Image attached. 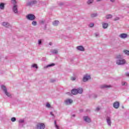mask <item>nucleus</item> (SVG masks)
I'll list each match as a JSON object with an SVG mask.
<instances>
[{"label":"nucleus","mask_w":129,"mask_h":129,"mask_svg":"<svg viewBox=\"0 0 129 129\" xmlns=\"http://www.w3.org/2000/svg\"><path fill=\"white\" fill-rule=\"evenodd\" d=\"M116 58L117 59L116 63L117 65H124V64H125V59L121 58V55H117Z\"/></svg>","instance_id":"f257e3e1"},{"label":"nucleus","mask_w":129,"mask_h":129,"mask_svg":"<svg viewBox=\"0 0 129 129\" xmlns=\"http://www.w3.org/2000/svg\"><path fill=\"white\" fill-rule=\"evenodd\" d=\"M1 88L2 90H3L6 95H7V96H8V97H11V96H12L11 94L8 92V90L7 89V87H6V86L2 85L1 86Z\"/></svg>","instance_id":"f03ea898"},{"label":"nucleus","mask_w":129,"mask_h":129,"mask_svg":"<svg viewBox=\"0 0 129 129\" xmlns=\"http://www.w3.org/2000/svg\"><path fill=\"white\" fill-rule=\"evenodd\" d=\"M26 18L29 21H35L36 20V16L34 14H29L26 16Z\"/></svg>","instance_id":"7ed1b4c3"},{"label":"nucleus","mask_w":129,"mask_h":129,"mask_svg":"<svg viewBox=\"0 0 129 129\" xmlns=\"http://www.w3.org/2000/svg\"><path fill=\"white\" fill-rule=\"evenodd\" d=\"M36 4H37V1L28 0L27 2H26V6L27 7H31V6L36 5Z\"/></svg>","instance_id":"20e7f679"},{"label":"nucleus","mask_w":129,"mask_h":129,"mask_svg":"<svg viewBox=\"0 0 129 129\" xmlns=\"http://www.w3.org/2000/svg\"><path fill=\"white\" fill-rule=\"evenodd\" d=\"M91 79V77L89 75H85L83 78V82H87L88 80H90Z\"/></svg>","instance_id":"39448f33"},{"label":"nucleus","mask_w":129,"mask_h":129,"mask_svg":"<svg viewBox=\"0 0 129 129\" xmlns=\"http://www.w3.org/2000/svg\"><path fill=\"white\" fill-rule=\"evenodd\" d=\"M106 120L108 126H111V117L110 116H107L106 117Z\"/></svg>","instance_id":"423d86ee"},{"label":"nucleus","mask_w":129,"mask_h":129,"mask_svg":"<svg viewBox=\"0 0 129 129\" xmlns=\"http://www.w3.org/2000/svg\"><path fill=\"white\" fill-rule=\"evenodd\" d=\"M37 129H44L45 128V124L44 123H38L36 124Z\"/></svg>","instance_id":"0eeeda50"},{"label":"nucleus","mask_w":129,"mask_h":129,"mask_svg":"<svg viewBox=\"0 0 129 129\" xmlns=\"http://www.w3.org/2000/svg\"><path fill=\"white\" fill-rule=\"evenodd\" d=\"M73 102V100L71 99H67L64 100V104L66 105H70Z\"/></svg>","instance_id":"6e6552de"},{"label":"nucleus","mask_w":129,"mask_h":129,"mask_svg":"<svg viewBox=\"0 0 129 129\" xmlns=\"http://www.w3.org/2000/svg\"><path fill=\"white\" fill-rule=\"evenodd\" d=\"M83 119L86 122H91V119L88 116H84Z\"/></svg>","instance_id":"1a4fd4ad"},{"label":"nucleus","mask_w":129,"mask_h":129,"mask_svg":"<svg viewBox=\"0 0 129 129\" xmlns=\"http://www.w3.org/2000/svg\"><path fill=\"white\" fill-rule=\"evenodd\" d=\"M25 120L23 119H20L19 120V126H20L21 127H23V126H24V125H25Z\"/></svg>","instance_id":"9d476101"},{"label":"nucleus","mask_w":129,"mask_h":129,"mask_svg":"<svg viewBox=\"0 0 129 129\" xmlns=\"http://www.w3.org/2000/svg\"><path fill=\"white\" fill-rule=\"evenodd\" d=\"M2 26L5 27V28H11L12 26L9 23V22H4L2 23Z\"/></svg>","instance_id":"9b49d317"},{"label":"nucleus","mask_w":129,"mask_h":129,"mask_svg":"<svg viewBox=\"0 0 129 129\" xmlns=\"http://www.w3.org/2000/svg\"><path fill=\"white\" fill-rule=\"evenodd\" d=\"M12 10L14 14H18V5H13Z\"/></svg>","instance_id":"f8f14e48"},{"label":"nucleus","mask_w":129,"mask_h":129,"mask_svg":"<svg viewBox=\"0 0 129 129\" xmlns=\"http://www.w3.org/2000/svg\"><path fill=\"white\" fill-rule=\"evenodd\" d=\"M113 106L114 108L117 109L119 107V102L115 101L113 104Z\"/></svg>","instance_id":"ddd939ff"},{"label":"nucleus","mask_w":129,"mask_h":129,"mask_svg":"<svg viewBox=\"0 0 129 129\" xmlns=\"http://www.w3.org/2000/svg\"><path fill=\"white\" fill-rule=\"evenodd\" d=\"M100 88H101L102 89H104V88H110V87H111V85H102L100 86Z\"/></svg>","instance_id":"4468645a"},{"label":"nucleus","mask_w":129,"mask_h":129,"mask_svg":"<svg viewBox=\"0 0 129 129\" xmlns=\"http://www.w3.org/2000/svg\"><path fill=\"white\" fill-rule=\"evenodd\" d=\"M120 38H121V39H125V38L127 37V34L125 33H122L119 35Z\"/></svg>","instance_id":"2eb2a0df"},{"label":"nucleus","mask_w":129,"mask_h":129,"mask_svg":"<svg viewBox=\"0 0 129 129\" xmlns=\"http://www.w3.org/2000/svg\"><path fill=\"white\" fill-rule=\"evenodd\" d=\"M77 50H78V51H85V49L82 46H77Z\"/></svg>","instance_id":"dca6fc26"},{"label":"nucleus","mask_w":129,"mask_h":129,"mask_svg":"<svg viewBox=\"0 0 129 129\" xmlns=\"http://www.w3.org/2000/svg\"><path fill=\"white\" fill-rule=\"evenodd\" d=\"M6 4L4 3H0V10L2 11H4L5 10V6Z\"/></svg>","instance_id":"f3484780"},{"label":"nucleus","mask_w":129,"mask_h":129,"mask_svg":"<svg viewBox=\"0 0 129 129\" xmlns=\"http://www.w3.org/2000/svg\"><path fill=\"white\" fill-rule=\"evenodd\" d=\"M77 93H78H78L79 94H82V93H83V88H79L77 89Z\"/></svg>","instance_id":"a211bd4d"},{"label":"nucleus","mask_w":129,"mask_h":129,"mask_svg":"<svg viewBox=\"0 0 129 129\" xmlns=\"http://www.w3.org/2000/svg\"><path fill=\"white\" fill-rule=\"evenodd\" d=\"M72 94H73L74 95H76V94H78L77 93V89H74L71 91Z\"/></svg>","instance_id":"6ab92c4d"},{"label":"nucleus","mask_w":129,"mask_h":129,"mask_svg":"<svg viewBox=\"0 0 129 129\" xmlns=\"http://www.w3.org/2000/svg\"><path fill=\"white\" fill-rule=\"evenodd\" d=\"M53 66H55V63H51V64H48L47 66H45L44 67V69H46L47 68H49V67H53Z\"/></svg>","instance_id":"aec40b11"},{"label":"nucleus","mask_w":129,"mask_h":129,"mask_svg":"<svg viewBox=\"0 0 129 129\" xmlns=\"http://www.w3.org/2000/svg\"><path fill=\"white\" fill-rule=\"evenodd\" d=\"M102 27L103 29H107V27H108V23H103L102 24Z\"/></svg>","instance_id":"412c9836"},{"label":"nucleus","mask_w":129,"mask_h":129,"mask_svg":"<svg viewBox=\"0 0 129 129\" xmlns=\"http://www.w3.org/2000/svg\"><path fill=\"white\" fill-rule=\"evenodd\" d=\"M50 52L52 53V54H58V50L57 49H51Z\"/></svg>","instance_id":"4be33fe9"},{"label":"nucleus","mask_w":129,"mask_h":129,"mask_svg":"<svg viewBox=\"0 0 129 129\" xmlns=\"http://www.w3.org/2000/svg\"><path fill=\"white\" fill-rule=\"evenodd\" d=\"M94 3V0H88L87 2V5H92Z\"/></svg>","instance_id":"5701e85b"},{"label":"nucleus","mask_w":129,"mask_h":129,"mask_svg":"<svg viewBox=\"0 0 129 129\" xmlns=\"http://www.w3.org/2000/svg\"><path fill=\"white\" fill-rule=\"evenodd\" d=\"M59 24V21L55 20L52 23V25L53 26H58Z\"/></svg>","instance_id":"b1692460"},{"label":"nucleus","mask_w":129,"mask_h":129,"mask_svg":"<svg viewBox=\"0 0 129 129\" xmlns=\"http://www.w3.org/2000/svg\"><path fill=\"white\" fill-rule=\"evenodd\" d=\"M39 24H40L41 25H44L45 24V22H46V21L44 19H41L40 20H39Z\"/></svg>","instance_id":"393cba45"},{"label":"nucleus","mask_w":129,"mask_h":129,"mask_svg":"<svg viewBox=\"0 0 129 129\" xmlns=\"http://www.w3.org/2000/svg\"><path fill=\"white\" fill-rule=\"evenodd\" d=\"M112 15L109 14L106 16V19H107V20L109 19H112Z\"/></svg>","instance_id":"a878e982"},{"label":"nucleus","mask_w":129,"mask_h":129,"mask_svg":"<svg viewBox=\"0 0 129 129\" xmlns=\"http://www.w3.org/2000/svg\"><path fill=\"white\" fill-rule=\"evenodd\" d=\"M11 3L14 5V6H17V1H16V0H12Z\"/></svg>","instance_id":"bb28decb"},{"label":"nucleus","mask_w":129,"mask_h":129,"mask_svg":"<svg viewBox=\"0 0 129 129\" xmlns=\"http://www.w3.org/2000/svg\"><path fill=\"white\" fill-rule=\"evenodd\" d=\"M91 18H95V17H97V13H93L91 15Z\"/></svg>","instance_id":"cd10ccee"},{"label":"nucleus","mask_w":129,"mask_h":129,"mask_svg":"<svg viewBox=\"0 0 129 129\" xmlns=\"http://www.w3.org/2000/svg\"><path fill=\"white\" fill-rule=\"evenodd\" d=\"M31 67L32 68H36V69H38V66L37 64H33L31 66Z\"/></svg>","instance_id":"c85d7f7f"},{"label":"nucleus","mask_w":129,"mask_h":129,"mask_svg":"<svg viewBox=\"0 0 129 129\" xmlns=\"http://www.w3.org/2000/svg\"><path fill=\"white\" fill-rule=\"evenodd\" d=\"M32 26H37V21L32 20Z\"/></svg>","instance_id":"c756f323"},{"label":"nucleus","mask_w":129,"mask_h":129,"mask_svg":"<svg viewBox=\"0 0 129 129\" xmlns=\"http://www.w3.org/2000/svg\"><path fill=\"white\" fill-rule=\"evenodd\" d=\"M42 41H43V39H39L38 41V45H42Z\"/></svg>","instance_id":"7c9ffc66"},{"label":"nucleus","mask_w":129,"mask_h":129,"mask_svg":"<svg viewBox=\"0 0 129 129\" xmlns=\"http://www.w3.org/2000/svg\"><path fill=\"white\" fill-rule=\"evenodd\" d=\"M16 120H17V118H16V117H13L11 118V121L13 122H15V121H16Z\"/></svg>","instance_id":"2f4dec72"},{"label":"nucleus","mask_w":129,"mask_h":129,"mask_svg":"<svg viewBox=\"0 0 129 129\" xmlns=\"http://www.w3.org/2000/svg\"><path fill=\"white\" fill-rule=\"evenodd\" d=\"M46 107H47V108H50V107H51V105L49 103H47L46 104Z\"/></svg>","instance_id":"473e14b6"},{"label":"nucleus","mask_w":129,"mask_h":129,"mask_svg":"<svg viewBox=\"0 0 129 129\" xmlns=\"http://www.w3.org/2000/svg\"><path fill=\"white\" fill-rule=\"evenodd\" d=\"M124 53L125 55H129V51L127 50H124Z\"/></svg>","instance_id":"72a5a7b5"},{"label":"nucleus","mask_w":129,"mask_h":129,"mask_svg":"<svg viewBox=\"0 0 129 129\" xmlns=\"http://www.w3.org/2000/svg\"><path fill=\"white\" fill-rule=\"evenodd\" d=\"M94 35H95V37H96V38H97L98 37H99V33L98 32L95 33Z\"/></svg>","instance_id":"f704fd0d"},{"label":"nucleus","mask_w":129,"mask_h":129,"mask_svg":"<svg viewBox=\"0 0 129 129\" xmlns=\"http://www.w3.org/2000/svg\"><path fill=\"white\" fill-rule=\"evenodd\" d=\"M56 120L54 121V124H55V126L56 127V128L59 129V126H58V125H57L56 124Z\"/></svg>","instance_id":"c9c22d12"},{"label":"nucleus","mask_w":129,"mask_h":129,"mask_svg":"<svg viewBox=\"0 0 129 129\" xmlns=\"http://www.w3.org/2000/svg\"><path fill=\"white\" fill-rule=\"evenodd\" d=\"M89 26L90 28H92V27H94V24L90 23Z\"/></svg>","instance_id":"e433bc0d"},{"label":"nucleus","mask_w":129,"mask_h":129,"mask_svg":"<svg viewBox=\"0 0 129 129\" xmlns=\"http://www.w3.org/2000/svg\"><path fill=\"white\" fill-rule=\"evenodd\" d=\"M125 76H126V77H129V72H126L125 74Z\"/></svg>","instance_id":"4c0bfd02"},{"label":"nucleus","mask_w":129,"mask_h":129,"mask_svg":"<svg viewBox=\"0 0 129 129\" xmlns=\"http://www.w3.org/2000/svg\"><path fill=\"white\" fill-rule=\"evenodd\" d=\"M118 20H119V17H116L114 19V21H118Z\"/></svg>","instance_id":"58836bf2"},{"label":"nucleus","mask_w":129,"mask_h":129,"mask_svg":"<svg viewBox=\"0 0 129 129\" xmlns=\"http://www.w3.org/2000/svg\"><path fill=\"white\" fill-rule=\"evenodd\" d=\"M71 80H72L73 81H75V80H76V78L72 77L71 78Z\"/></svg>","instance_id":"ea45409f"},{"label":"nucleus","mask_w":129,"mask_h":129,"mask_svg":"<svg viewBox=\"0 0 129 129\" xmlns=\"http://www.w3.org/2000/svg\"><path fill=\"white\" fill-rule=\"evenodd\" d=\"M50 115H52V116H53V118H55V115H54V114H53V112H50Z\"/></svg>","instance_id":"a19ab883"},{"label":"nucleus","mask_w":129,"mask_h":129,"mask_svg":"<svg viewBox=\"0 0 129 129\" xmlns=\"http://www.w3.org/2000/svg\"><path fill=\"white\" fill-rule=\"evenodd\" d=\"M92 95H93L94 98H96V97H97V95L93 94Z\"/></svg>","instance_id":"79ce46f5"},{"label":"nucleus","mask_w":129,"mask_h":129,"mask_svg":"<svg viewBox=\"0 0 129 129\" xmlns=\"http://www.w3.org/2000/svg\"><path fill=\"white\" fill-rule=\"evenodd\" d=\"M122 85H126V83H125V82H123L122 83Z\"/></svg>","instance_id":"37998d69"},{"label":"nucleus","mask_w":129,"mask_h":129,"mask_svg":"<svg viewBox=\"0 0 129 129\" xmlns=\"http://www.w3.org/2000/svg\"><path fill=\"white\" fill-rule=\"evenodd\" d=\"M99 109H100V108H99V107H97L96 109V111H98L99 110Z\"/></svg>","instance_id":"c03bdc74"},{"label":"nucleus","mask_w":129,"mask_h":129,"mask_svg":"<svg viewBox=\"0 0 129 129\" xmlns=\"http://www.w3.org/2000/svg\"><path fill=\"white\" fill-rule=\"evenodd\" d=\"M59 6H63V5H64V4L63 3H60L59 4Z\"/></svg>","instance_id":"a18cd8bd"},{"label":"nucleus","mask_w":129,"mask_h":129,"mask_svg":"<svg viewBox=\"0 0 129 129\" xmlns=\"http://www.w3.org/2000/svg\"><path fill=\"white\" fill-rule=\"evenodd\" d=\"M51 82H55V80H51Z\"/></svg>","instance_id":"49530a36"},{"label":"nucleus","mask_w":129,"mask_h":129,"mask_svg":"<svg viewBox=\"0 0 129 129\" xmlns=\"http://www.w3.org/2000/svg\"><path fill=\"white\" fill-rule=\"evenodd\" d=\"M111 3H114V0H110Z\"/></svg>","instance_id":"de8ad7c7"},{"label":"nucleus","mask_w":129,"mask_h":129,"mask_svg":"<svg viewBox=\"0 0 129 129\" xmlns=\"http://www.w3.org/2000/svg\"><path fill=\"white\" fill-rule=\"evenodd\" d=\"M49 45H50V46H51V45H52V42H49Z\"/></svg>","instance_id":"09e8293b"},{"label":"nucleus","mask_w":129,"mask_h":129,"mask_svg":"<svg viewBox=\"0 0 129 129\" xmlns=\"http://www.w3.org/2000/svg\"><path fill=\"white\" fill-rule=\"evenodd\" d=\"M72 116H73V117H75V114H73Z\"/></svg>","instance_id":"8fccbe9b"}]
</instances>
